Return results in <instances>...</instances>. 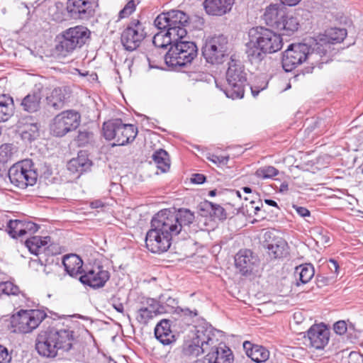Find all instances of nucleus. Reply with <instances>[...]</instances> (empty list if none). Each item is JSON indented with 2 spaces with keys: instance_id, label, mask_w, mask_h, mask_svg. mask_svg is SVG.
Here are the masks:
<instances>
[{
  "instance_id": "1",
  "label": "nucleus",
  "mask_w": 363,
  "mask_h": 363,
  "mask_svg": "<svg viewBox=\"0 0 363 363\" xmlns=\"http://www.w3.org/2000/svg\"><path fill=\"white\" fill-rule=\"evenodd\" d=\"M194 219V213L187 208L159 211L151 220V228L145 237L146 247L152 253L167 252L172 238L193 223Z\"/></svg>"
},
{
  "instance_id": "2",
  "label": "nucleus",
  "mask_w": 363,
  "mask_h": 363,
  "mask_svg": "<svg viewBox=\"0 0 363 363\" xmlns=\"http://www.w3.org/2000/svg\"><path fill=\"white\" fill-rule=\"evenodd\" d=\"M310 43V45L306 43L291 44L288 47L283 53L281 60L285 72H291L306 60L315 66L325 63V60L316 50L313 40Z\"/></svg>"
},
{
  "instance_id": "3",
  "label": "nucleus",
  "mask_w": 363,
  "mask_h": 363,
  "mask_svg": "<svg viewBox=\"0 0 363 363\" xmlns=\"http://www.w3.org/2000/svg\"><path fill=\"white\" fill-rule=\"evenodd\" d=\"M216 332L211 325L206 323L196 326L193 336L186 340L182 345V354L194 357L206 352L209 345L218 341Z\"/></svg>"
},
{
  "instance_id": "4",
  "label": "nucleus",
  "mask_w": 363,
  "mask_h": 363,
  "mask_svg": "<svg viewBox=\"0 0 363 363\" xmlns=\"http://www.w3.org/2000/svg\"><path fill=\"white\" fill-rule=\"evenodd\" d=\"M90 35L91 31L83 26L67 28L57 36L55 51L59 55L67 57L85 45Z\"/></svg>"
},
{
  "instance_id": "5",
  "label": "nucleus",
  "mask_w": 363,
  "mask_h": 363,
  "mask_svg": "<svg viewBox=\"0 0 363 363\" xmlns=\"http://www.w3.org/2000/svg\"><path fill=\"white\" fill-rule=\"evenodd\" d=\"M189 23V16L179 10H171L158 15L154 21L155 26L159 30H167L169 35L177 39L186 38V27Z\"/></svg>"
},
{
  "instance_id": "6",
  "label": "nucleus",
  "mask_w": 363,
  "mask_h": 363,
  "mask_svg": "<svg viewBox=\"0 0 363 363\" xmlns=\"http://www.w3.org/2000/svg\"><path fill=\"white\" fill-rule=\"evenodd\" d=\"M228 86L222 89L228 98L242 99L244 96L247 83V74L240 61L231 56L226 72Z\"/></svg>"
},
{
  "instance_id": "7",
  "label": "nucleus",
  "mask_w": 363,
  "mask_h": 363,
  "mask_svg": "<svg viewBox=\"0 0 363 363\" xmlns=\"http://www.w3.org/2000/svg\"><path fill=\"white\" fill-rule=\"evenodd\" d=\"M103 134L107 140H115L113 145H125L135 140L138 128L134 125L123 123L121 119L116 118L104 123Z\"/></svg>"
},
{
  "instance_id": "8",
  "label": "nucleus",
  "mask_w": 363,
  "mask_h": 363,
  "mask_svg": "<svg viewBox=\"0 0 363 363\" xmlns=\"http://www.w3.org/2000/svg\"><path fill=\"white\" fill-rule=\"evenodd\" d=\"M198 48L192 41L184 39L175 41L164 56L166 64L169 67H184L197 56Z\"/></svg>"
},
{
  "instance_id": "9",
  "label": "nucleus",
  "mask_w": 363,
  "mask_h": 363,
  "mask_svg": "<svg viewBox=\"0 0 363 363\" xmlns=\"http://www.w3.org/2000/svg\"><path fill=\"white\" fill-rule=\"evenodd\" d=\"M230 43L227 36L219 34L208 38L206 40L201 52L208 63L221 64L228 56Z\"/></svg>"
},
{
  "instance_id": "10",
  "label": "nucleus",
  "mask_w": 363,
  "mask_h": 363,
  "mask_svg": "<svg viewBox=\"0 0 363 363\" xmlns=\"http://www.w3.org/2000/svg\"><path fill=\"white\" fill-rule=\"evenodd\" d=\"M7 176L11 184L24 189L36 183L38 173L32 160H25L11 167L8 170Z\"/></svg>"
},
{
  "instance_id": "11",
  "label": "nucleus",
  "mask_w": 363,
  "mask_h": 363,
  "mask_svg": "<svg viewBox=\"0 0 363 363\" xmlns=\"http://www.w3.org/2000/svg\"><path fill=\"white\" fill-rule=\"evenodd\" d=\"M41 310H20L10 318V325L14 333H28L35 329L46 318Z\"/></svg>"
},
{
  "instance_id": "12",
  "label": "nucleus",
  "mask_w": 363,
  "mask_h": 363,
  "mask_svg": "<svg viewBox=\"0 0 363 363\" xmlns=\"http://www.w3.org/2000/svg\"><path fill=\"white\" fill-rule=\"evenodd\" d=\"M81 123V115L75 110H67L55 116L50 124V131L56 137H63L76 130Z\"/></svg>"
},
{
  "instance_id": "13",
  "label": "nucleus",
  "mask_w": 363,
  "mask_h": 363,
  "mask_svg": "<svg viewBox=\"0 0 363 363\" xmlns=\"http://www.w3.org/2000/svg\"><path fill=\"white\" fill-rule=\"evenodd\" d=\"M147 35L146 28L138 19H132L121 33V40L126 50H136Z\"/></svg>"
},
{
  "instance_id": "14",
  "label": "nucleus",
  "mask_w": 363,
  "mask_h": 363,
  "mask_svg": "<svg viewBox=\"0 0 363 363\" xmlns=\"http://www.w3.org/2000/svg\"><path fill=\"white\" fill-rule=\"evenodd\" d=\"M347 36V30L345 28H331L326 30L325 34L319 35L313 41L316 46V50L320 54L325 63L328 62L331 45L343 41Z\"/></svg>"
},
{
  "instance_id": "15",
  "label": "nucleus",
  "mask_w": 363,
  "mask_h": 363,
  "mask_svg": "<svg viewBox=\"0 0 363 363\" xmlns=\"http://www.w3.org/2000/svg\"><path fill=\"white\" fill-rule=\"evenodd\" d=\"M135 302V319L140 325H147L155 317L160 314V304L156 300L138 295Z\"/></svg>"
},
{
  "instance_id": "16",
  "label": "nucleus",
  "mask_w": 363,
  "mask_h": 363,
  "mask_svg": "<svg viewBox=\"0 0 363 363\" xmlns=\"http://www.w3.org/2000/svg\"><path fill=\"white\" fill-rule=\"evenodd\" d=\"M58 352H68L77 342L74 331L68 325H56L48 328Z\"/></svg>"
},
{
  "instance_id": "17",
  "label": "nucleus",
  "mask_w": 363,
  "mask_h": 363,
  "mask_svg": "<svg viewBox=\"0 0 363 363\" xmlns=\"http://www.w3.org/2000/svg\"><path fill=\"white\" fill-rule=\"evenodd\" d=\"M250 30L267 53H274L281 49L283 39L279 34L263 27L253 28Z\"/></svg>"
},
{
  "instance_id": "18",
  "label": "nucleus",
  "mask_w": 363,
  "mask_h": 363,
  "mask_svg": "<svg viewBox=\"0 0 363 363\" xmlns=\"http://www.w3.org/2000/svg\"><path fill=\"white\" fill-rule=\"evenodd\" d=\"M110 278V274L104 267L101 264H94L84 270L79 277V281L93 289L103 287Z\"/></svg>"
},
{
  "instance_id": "19",
  "label": "nucleus",
  "mask_w": 363,
  "mask_h": 363,
  "mask_svg": "<svg viewBox=\"0 0 363 363\" xmlns=\"http://www.w3.org/2000/svg\"><path fill=\"white\" fill-rule=\"evenodd\" d=\"M35 348L38 354L44 358L54 359L58 355V351L48 328L38 334L35 340Z\"/></svg>"
},
{
  "instance_id": "20",
  "label": "nucleus",
  "mask_w": 363,
  "mask_h": 363,
  "mask_svg": "<svg viewBox=\"0 0 363 363\" xmlns=\"http://www.w3.org/2000/svg\"><path fill=\"white\" fill-rule=\"evenodd\" d=\"M67 11L74 19L88 20L94 15V4L89 0H68Z\"/></svg>"
},
{
  "instance_id": "21",
  "label": "nucleus",
  "mask_w": 363,
  "mask_h": 363,
  "mask_svg": "<svg viewBox=\"0 0 363 363\" xmlns=\"http://www.w3.org/2000/svg\"><path fill=\"white\" fill-rule=\"evenodd\" d=\"M235 264L242 275H247L257 267L259 259L250 250H240L235 257Z\"/></svg>"
},
{
  "instance_id": "22",
  "label": "nucleus",
  "mask_w": 363,
  "mask_h": 363,
  "mask_svg": "<svg viewBox=\"0 0 363 363\" xmlns=\"http://www.w3.org/2000/svg\"><path fill=\"white\" fill-rule=\"evenodd\" d=\"M208 359L212 363H233L234 356L232 350L223 342L209 345L208 351L206 352Z\"/></svg>"
},
{
  "instance_id": "23",
  "label": "nucleus",
  "mask_w": 363,
  "mask_h": 363,
  "mask_svg": "<svg viewBox=\"0 0 363 363\" xmlns=\"http://www.w3.org/2000/svg\"><path fill=\"white\" fill-rule=\"evenodd\" d=\"M309 345L316 350L323 349L328 343L330 330L325 325H313L307 332Z\"/></svg>"
},
{
  "instance_id": "24",
  "label": "nucleus",
  "mask_w": 363,
  "mask_h": 363,
  "mask_svg": "<svg viewBox=\"0 0 363 363\" xmlns=\"http://www.w3.org/2000/svg\"><path fill=\"white\" fill-rule=\"evenodd\" d=\"M16 125L18 131L24 140L31 142L39 136L40 124L33 116L21 118Z\"/></svg>"
},
{
  "instance_id": "25",
  "label": "nucleus",
  "mask_w": 363,
  "mask_h": 363,
  "mask_svg": "<svg viewBox=\"0 0 363 363\" xmlns=\"http://www.w3.org/2000/svg\"><path fill=\"white\" fill-rule=\"evenodd\" d=\"M9 234L13 238H23L26 235H32L37 232L39 226L31 222L21 220H9L6 223Z\"/></svg>"
},
{
  "instance_id": "26",
  "label": "nucleus",
  "mask_w": 363,
  "mask_h": 363,
  "mask_svg": "<svg viewBox=\"0 0 363 363\" xmlns=\"http://www.w3.org/2000/svg\"><path fill=\"white\" fill-rule=\"evenodd\" d=\"M235 0H204L203 4L207 14L222 16L229 13Z\"/></svg>"
},
{
  "instance_id": "27",
  "label": "nucleus",
  "mask_w": 363,
  "mask_h": 363,
  "mask_svg": "<svg viewBox=\"0 0 363 363\" xmlns=\"http://www.w3.org/2000/svg\"><path fill=\"white\" fill-rule=\"evenodd\" d=\"M43 95L40 88H35L24 96L20 103L21 108L26 112L33 113L38 111L41 107Z\"/></svg>"
},
{
  "instance_id": "28",
  "label": "nucleus",
  "mask_w": 363,
  "mask_h": 363,
  "mask_svg": "<svg viewBox=\"0 0 363 363\" xmlns=\"http://www.w3.org/2000/svg\"><path fill=\"white\" fill-rule=\"evenodd\" d=\"M172 322L169 319H162L157 323L154 333L156 339L164 345H169L176 341L171 329Z\"/></svg>"
},
{
  "instance_id": "29",
  "label": "nucleus",
  "mask_w": 363,
  "mask_h": 363,
  "mask_svg": "<svg viewBox=\"0 0 363 363\" xmlns=\"http://www.w3.org/2000/svg\"><path fill=\"white\" fill-rule=\"evenodd\" d=\"M264 246L267 250V253L271 259H281L286 257L289 253L288 244L281 237H274Z\"/></svg>"
},
{
  "instance_id": "30",
  "label": "nucleus",
  "mask_w": 363,
  "mask_h": 363,
  "mask_svg": "<svg viewBox=\"0 0 363 363\" xmlns=\"http://www.w3.org/2000/svg\"><path fill=\"white\" fill-rule=\"evenodd\" d=\"M69 89L67 86L55 88L46 97L47 104L55 110H60L69 98Z\"/></svg>"
},
{
  "instance_id": "31",
  "label": "nucleus",
  "mask_w": 363,
  "mask_h": 363,
  "mask_svg": "<svg viewBox=\"0 0 363 363\" xmlns=\"http://www.w3.org/2000/svg\"><path fill=\"white\" fill-rule=\"evenodd\" d=\"M92 165L91 160L89 158L86 151H79L76 158L72 159L67 164V169L72 173L79 175L87 172Z\"/></svg>"
},
{
  "instance_id": "32",
  "label": "nucleus",
  "mask_w": 363,
  "mask_h": 363,
  "mask_svg": "<svg viewBox=\"0 0 363 363\" xmlns=\"http://www.w3.org/2000/svg\"><path fill=\"white\" fill-rule=\"evenodd\" d=\"M248 35L249 41L246 43L245 50L247 57L251 63H259L264 59L267 52L259 46L257 38L254 37L250 30Z\"/></svg>"
},
{
  "instance_id": "33",
  "label": "nucleus",
  "mask_w": 363,
  "mask_h": 363,
  "mask_svg": "<svg viewBox=\"0 0 363 363\" xmlns=\"http://www.w3.org/2000/svg\"><path fill=\"white\" fill-rule=\"evenodd\" d=\"M243 349L247 357L257 363L265 362L269 357V352L267 348L249 341L244 342Z\"/></svg>"
},
{
  "instance_id": "34",
  "label": "nucleus",
  "mask_w": 363,
  "mask_h": 363,
  "mask_svg": "<svg viewBox=\"0 0 363 363\" xmlns=\"http://www.w3.org/2000/svg\"><path fill=\"white\" fill-rule=\"evenodd\" d=\"M62 264L65 270L72 277H77L79 274L81 276L84 270L82 268V259L75 254L65 255L62 259Z\"/></svg>"
},
{
  "instance_id": "35",
  "label": "nucleus",
  "mask_w": 363,
  "mask_h": 363,
  "mask_svg": "<svg viewBox=\"0 0 363 363\" xmlns=\"http://www.w3.org/2000/svg\"><path fill=\"white\" fill-rule=\"evenodd\" d=\"M199 210L203 212L202 216H208L213 220H223L227 217L225 211L221 206L208 201L201 202L199 204Z\"/></svg>"
},
{
  "instance_id": "36",
  "label": "nucleus",
  "mask_w": 363,
  "mask_h": 363,
  "mask_svg": "<svg viewBox=\"0 0 363 363\" xmlns=\"http://www.w3.org/2000/svg\"><path fill=\"white\" fill-rule=\"evenodd\" d=\"M285 11L278 4H270L265 9L264 20L266 23L274 28L284 16Z\"/></svg>"
},
{
  "instance_id": "37",
  "label": "nucleus",
  "mask_w": 363,
  "mask_h": 363,
  "mask_svg": "<svg viewBox=\"0 0 363 363\" xmlns=\"http://www.w3.org/2000/svg\"><path fill=\"white\" fill-rule=\"evenodd\" d=\"M299 26V21L296 16L289 13H284L283 18L277 25L279 30L283 31V33L290 35L296 31Z\"/></svg>"
},
{
  "instance_id": "38",
  "label": "nucleus",
  "mask_w": 363,
  "mask_h": 363,
  "mask_svg": "<svg viewBox=\"0 0 363 363\" xmlns=\"http://www.w3.org/2000/svg\"><path fill=\"white\" fill-rule=\"evenodd\" d=\"M177 40L176 36L169 35L167 30H160L154 35L152 43L156 48H166L168 45L171 47Z\"/></svg>"
},
{
  "instance_id": "39",
  "label": "nucleus",
  "mask_w": 363,
  "mask_h": 363,
  "mask_svg": "<svg viewBox=\"0 0 363 363\" xmlns=\"http://www.w3.org/2000/svg\"><path fill=\"white\" fill-rule=\"evenodd\" d=\"M13 101L5 94L0 96V121H6L13 113Z\"/></svg>"
},
{
  "instance_id": "40",
  "label": "nucleus",
  "mask_w": 363,
  "mask_h": 363,
  "mask_svg": "<svg viewBox=\"0 0 363 363\" xmlns=\"http://www.w3.org/2000/svg\"><path fill=\"white\" fill-rule=\"evenodd\" d=\"M152 157L157 167L160 169L162 172H166L169 169L170 160L168 153L164 150L160 149L155 151Z\"/></svg>"
},
{
  "instance_id": "41",
  "label": "nucleus",
  "mask_w": 363,
  "mask_h": 363,
  "mask_svg": "<svg viewBox=\"0 0 363 363\" xmlns=\"http://www.w3.org/2000/svg\"><path fill=\"white\" fill-rule=\"evenodd\" d=\"M294 274L301 284H306L314 277L315 270L311 264H304L296 267Z\"/></svg>"
},
{
  "instance_id": "42",
  "label": "nucleus",
  "mask_w": 363,
  "mask_h": 363,
  "mask_svg": "<svg viewBox=\"0 0 363 363\" xmlns=\"http://www.w3.org/2000/svg\"><path fill=\"white\" fill-rule=\"evenodd\" d=\"M46 244L47 242L38 236H33L26 240V247L32 254L35 255L40 254L45 250L44 247Z\"/></svg>"
},
{
  "instance_id": "43",
  "label": "nucleus",
  "mask_w": 363,
  "mask_h": 363,
  "mask_svg": "<svg viewBox=\"0 0 363 363\" xmlns=\"http://www.w3.org/2000/svg\"><path fill=\"white\" fill-rule=\"evenodd\" d=\"M279 174V170L272 166H265L257 169L255 173L258 178L270 179Z\"/></svg>"
},
{
  "instance_id": "44",
  "label": "nucleus",
  "mask_w": 363,
  "mask_h": 363,
  "mask_svg": "<svg viewBox=\"0 0 363 363\" xmlns=\"http://www.w3.org/2000/svg\"><path fill=\"white\" fill-rule=\"evenodd\" d=\"M94 134L88 130H79L76 138L79 146H85L93 141Z\"/></svg>"
},
{
  "instance_id": "45",
  "label": "nucleus",
  "mask_w": 363,
  "mask_h": 363,
  "mask_svg": "<svg viewBox=\"0 0 363 363\" xmlns=\"http://www.w3.org/2000/svg\"><path fill=\"white\" fill-rule=\"evenodd\" d=\"M0 291L6 295L16 296L21 294L18 286L13 284L12 282L6 281L0 284Z\"/></svg>"
},
{
  "instance_id": "46",
  "label": "nucleus",
  "mask_w": 363,
  "mask_h": 363,
  "mask_svg": "<svg viewBox=\"0 0 363 363\" xmlns=\"http://www.w3.org/2000/svg\"><path fill=\"white\" fill-rule=\"evenodd\" d=\"M136 9V3L134 0L129 1L123 7L122 10L120 11L118 13V17L120 19L127 18L130 15H131Z\"/></svg>"
},
{
  "instance_id": "47",
  "label": "nucleus",
  "mask_w": 363,
  "mask_h": 363,
  "mask_svg": "<svg viewBox=\"0 0 363 363\" xmlns=\"http://www.w3.org/2000/svg\"><path fill=\"white\" fill-rule=\"evenodd\" d=\"M350 328H353V325L351 324L348 328L346 322L344 320H339L333 325L335 333L340 335L345 334Z\"/></svg>"
},
{
  "instance_id": "48",
  "label": "nucleus",
  "mask_w": 363,
  "mask_h": 363,
  "mask_svg": "<svg viewBox=\"0 0 363 363\" xmlns=\"http://www.w3.org/2000/svg\"><path fill=\"white\" fill-rule=\"evenodd\" d=\"M208 159L214 164L220 166L225 165L229 161V156L211 155Z\"/></svg>"
},
{
  "instance_id": "49",
  "label": "nucleus",
  "mask_w": 363,
  "mask_h": 363,
  "mask_svg": "<svg viewBox=\"0 0 363 363\" xmlns=\"http://www.w3.org/2000/svg\"><path fill=\"white\" fill-rule=\"evenodd\" d=\"M11 359V356L9 353L7 348L0 345V363H9Z\"/></svg>"
},
{
  "instance_id": "50",
  "label": "nucleus",
  "mask_w": 363,
  "mask_h": 363,
  "mask_svg": "<svg viewBox=\"0 0 363 363\" xmlns=\"http://www.w3.org/2000/svg\"><path fill=\"white\" fill-rule=\"evenodd\" d=\"M315 279H316V284L318 288H322L325 286L330 284V283L332 281L331 279H330L328 277H325L323 274H318L316 276Z\"/></svg>"
},
{
  "instance_id": "51",
  "label": "nucleus",
  "mask_w": 363,
  "mask_h": 363,
  "mask_svg": "<svg viewBox=\"0 0 363 363\" xmlns=\"http://www.w3.org/2000/svg\"><path fill=\"white\" fill-rule=\"evenodd\" d=\"M262 206V204L260 201H259L257 204L255 201L252 200L249 202V204H246L247 213H250V212L253 210L254 213L256 215L260 210Z\"/></svg>"
},
{
  "instance_id": "52",
  "label": "nucleus",
  "mask_w": 363,
  "mask_h": 363,
  "mask_svg": "<svg viewBox=\"0 0 363 363\" xmlns=\"http://www.w3.org/2000/svg\"><path fill=\"white\" fill-rule=\"evenodd\" d=\"M111 303L113 308L118 313L125 315L124 306L122 303L117 300L115 297L111 298Z\"/></svg>"
},
{
  "instance_id": "53",
  "label": "nucleus",
  "mask_w": 363,
  "mask_h": 363,
  "mask_svg": "<svg viewBox=\"0 0 363 363\" xmlns=\"http://www.w3.org/2000/svg\"><path fill=\"white\" fill-rule=\"evenodd\" d=\"M292 208L296 211V212L301 217L306 218L309 217L311 216V213L308 209L303 206H298L297 205L294 204Z\"/></svg>"
},
{
  "instance_id": "54",
  "label": "nucleus",
  "mask_w": 363,
  "mask_h": 363,
  "mask_svg": "<svg viewBox=\"0 0 363 363\" xmlns=\"http://www.w3.org/2000/svg\"><path fill=\"white\" fill-rule=\"evenodd\" d=\"M192 183L201 184L205 182L206 177L201 174H194L191 179Z\"/></svg>"
},
{
  "instance_id": "55",
  "label": "nucleus",
  "mask_w": 363,
  "mask_h": 363,
  "mask_svg": "<svg viewBox=\"0 0 363 363\" xmlns=\"http://www.w3.org/2000/svg\"><path fill=\"white\" fill-rule=\"evenodd\" d=\"M178 309L186 316H189L191 318L195 317L198 315L197 311L196 309L191 310L189 308H178Z\"/></svg>"
},
{
  "instance_id": "56",
  "label": "nucleus",
  "mask_w": 363,
  "mask_h": 363,
  "mask_svg": "<svg viewBox=\"0 0 363 363\" xmlns=\"http://www.w3.org/2000/svg\"><path fill=\"white\" fill-rule=\"evenodd\" d=\"M9 167L5 162L0 160V177H7Z\"/></svg>"
},
{
  "instance_id": "57",
  "label": "nucleus",
  "mask_w": 363,
  "mask_h": 363,
  "mask_svg": "<svg viewBox=\"0 0 363 363\" xmlns=\"http://www.w3.org/2000/svg\"><path fill=\"white\" fill-rule=\"evenodd\" d=\"M329 268L331 271H333L335 273L337 274L339 269V264L334 259H330Z\"/></svg>"
},
{
  "instance_id": "58",
  "label": "nucleus",
  "mask_w": 363,
  "mask_h": 363,
  "mask_svg": "<svg viewBox=\"0 0 363 363\" xmlns=\"http://www.w3.org/2000/svg\"><path fill=\"white\" fill-rule=\"evenodd\" d=\"M301 0H280L282 4L290 6L296 5Z\"/></svg>"
},
{
  "instance_id": "59",
  "label": "nucleus",
  "mask_w": 363,
  "mask_h": 363,
  "mask_svg": "<svg viewBox=\"0 0 363 363\" xmlns=\"http://www.w3.org/2000/svg\"><path fill=\"white\" fill-rule=\"evenodd\" d=\"M104 206L102 201H101L100 200H96L94 201H92L91 203V207L92 208H101Z\"/></svg>"
},
{
  "instance_id": "60",
  "label": "nucleus",
  "mask_w": 363,
  "mask_h": 363,
  "mask_svg": "<svg viewBox=\"0 0 363 363\" xmlns=\"http://www.w3.org/2000/svg\"><path fill=\"white\" fill-rule=\"evenodd\" d=\"M208 359V358L207 355H206L204 357H203L201 359H196L194 362H193L192 363H212Z\"/></svg>"
},
{
  "instance_id": "61",
  "label": "nucleus",
  "mask_w": 363,
  "mask_h": 363,
  "mask_svg": "<svg viewBox=\"0 0 363 363\" xmlns=\"http://www.w3.org/2000/svg\"><path fill=\"white\" fill-rule=\"evenodd\" d=\"M289 189V185L286 182H283L280 185L279 191L281 192H285L287 191Z\"/></svg>"
},
{
  "instance_id": "62",
  "label": "nucleus",
  "mask_w": 363,
  "mask_h": 363,
  "mask_svg": "<svg viewBox=\"0 0 363 363\" xmlns=\"http://www.w3.org/2000/svg\"><path fill=\"white\" fill-rule=\"evenodd\" d=\"M264 202H265L266 204H267L269 206L278 208L277 203L275 201L272 200V199H265Z\"/></svg>"
},
{
  "instance_id": "63",
  "label": "nucleus",
  "mask_w": 363,
  "mask_h": 363,
  "mask_svg": "<svg viewBox=\"0 0 363 363\" xmlns=\"http://www.w3.org/2000/svg\"><path fill=\"white\" fill-rule=\"evenodd\" d=\"M265 87L261 89L263 90ZM252 94L254 96H257L260 92V89H258L257 87H251Z\"/></svg>"
},
{
  "instance_id": "64",
  "label": "nucleus",
  "mask_w": 363,
  "mask_h": 363,
  "mask_svg": "<svg viewBox=\"0 0 363 363\" xmlns=\"http://www.w3.org/2000/svg\"><path fill=\"white\" fill-rule=\"evenodd\" d=\"M242 190L245 193V194H250L252 193V189L251 188L248 187V186H245L242 188Z\"/></svg>"
}]
</instances>
